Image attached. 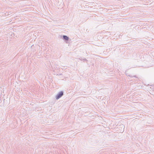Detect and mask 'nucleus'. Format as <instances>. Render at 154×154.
Returning <instances> with one entry per match:
<instances>
[{
    "instance_id": "nucleus-1",
    "label": "nucleus",
    "mask_w": 154,
    "mask_h": 154,
    "mask_svg": "<svg viewBox=\"0 0 154 154\" xmlns=\"http://www.w3.org/2000/svg\"><path fill=\"white\" fill-rule=\"evenodd\" d=\"M63 94V93L62 91L60 92L56 96V98L57 99H59Z\"/></svg>"
},
{
    "instance_id": "nucleus-2",
    "label": "nucleus",
    "mask_w": 154,
    "mask_h": 154,
    "mask_svg": "<svg viewBox=\"0 0 154 154\" xmlns=\"http://www.w3.org/2000/svg\"><path fill=\"white\" fill-rule=\"evenodd\" d=\"M63 38L64 39L66 40H68L69 39L68 37L66 35H64L63 36Z\"/></svg>"
}]
</instances>
